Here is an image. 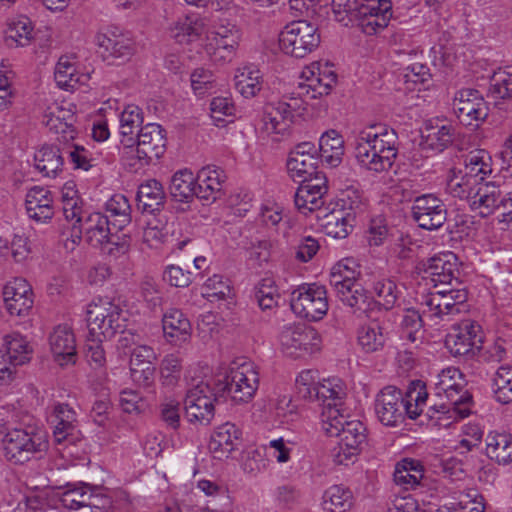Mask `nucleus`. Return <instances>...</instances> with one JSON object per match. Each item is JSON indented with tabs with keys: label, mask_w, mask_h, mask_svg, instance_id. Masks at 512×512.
<instances>
[{
	"label": "nucleus",
	"mask_w": 512,
	"mask_h": 512,
	"mask_svg": "<svg viewBox=\"0 0 512 512\" xmlns=\"http://www.w3.org/2000/svg\"><path fill=\"white\" fill-rule=\"evenodd\" d=\"M290 307L301 318L310 321L321 320L328 311L326 288L317 283L298 286L291 293Z\"/></svg>",
	"instance_id": "13"
},
{
	"label": "nucleus",
	"mask_w": 512,
	"mask_h": 512,
	"mask_svg": "<svg viewBox=\"0 0 512 512\" xmlns=\"http://www.w3.org/2000/svg\"><path fill=\"white\" fill-rule=\"evenodd\" d=\"M353 258H344L336 263L330 272L329 283L337 298L354 312H366L370 306V296L358 282L360 271Z\"/></svg>",
	"instance_id": "4"
},
{
	"label": "nucleus",
	"mask_w": 512,
	"mask_h": 512,
	"mask_svg": "<svg viewBox=\"0 0 512 512\" xmlns=\"http://www.w3.org/2000/svg\"><path fill=\"white\" fill-rule=\"evenodd\" d=\"M234 85L245 98L256 96L262 88V76L259 69L253 66L238 69L234 77Z\"/></svg>",
	"instance_id": "41"
},
{
	"label": "nucleus",
	"mask_w": 512,
	"mask_h": 512,
	"mask_svg": "<svg viewBox=\"0 0 512 512\" xmlns=\"http://www.w3.org/2000/svg\"><path fill=\"white\" fill-rule=\"evenodd\" d=\"M3 299L10 315L24 317L33 307V291L23 278H15L3 288Z\"/></svg>",
	"instance_id": "23"
},
{
	"label": "nucleus",
	"mask_w": 512,
	"mask_h": 512,
	"mask_svg": "<svg viewBox=\"0 0 512 512\" xmlns=\"http://www.w3.org/2000/svg\"><path fill=\"white\" fill-rule=\"evenodd\" d=\"M131 207L128 199L121 194L114 195L106 203L104 216L110 218L113 228L122 231L131 222Z\"/></svg>",
	"instance_id": "43"
},
{
	"label": "nucleus",
	"mask_w": 512,
	"mask_h": 512,
	"mask_svg": "<svg viewBox=\"0 0 512 512\" xmlns=\"http://www.w3.org/2000/svg\"><path fill=\"white\" fill-rule=\"evenodd\" d=\"M121 143L124 145L122 162L130 172H137L152 162L153 159H142V154H139L135 145V138L122 139Z\"/></svg>",
	"instance_id": "56"
},
{
	"label": "nucleus",
	"mask_w": 512,
	"mask_h": 512,
	"mask_svg": "<svg viewBox=\"0 0 512 512\" xmlns=\"http://www.w3.org/2000/svg\"><path fill=\"white\" fill-rule=\"evenodd\" d=\"M48 449L46 435L37 427L11 428L2 438V450L7 461L23 465L40 459Z\"/></svg>",
	"instance_id": "5"
},
{
	"label": "nucleus",
	"mask_w": 512,
	"mask_h": 512,
	"mask_svg": "<svg viewBox=\"0 0 512 512\" xmlns=\"http://www.w3.org/2000/svg\"><path fill=\"white\" fill-rule=\"evenodd\" d=\"M142 109L136 105H127L120 114V134L123 139L134 138L133 134L143 126Z\"/></svg>",
	"instance_id": "50"
},
{
	"label": "nucleus",
	"mask_w": 512,
	"mask_h": 512,
	"mask_svg": "<svg viewBox=\"0 0 512 512\" xmlns=\"http://www.w3.org/2000/svg\"><path fill=\"white\" fill-rule=\"evenodd\" d=\"M492 390L494 398L501 404L512 402V366H501L496 371Z\"/></svg>",
	"instance_id": "48"
},
{
	"label": "nucleus",
	"mask_w": 512,
	"mask_h": 512,
	"mask_svg": "<svg viewBox=\"0 0 512 512\" xmlns=\"http://www.w3.org/2000/svg\"><path fill=\"white\" fill-rule=\"evenodd\" d=\"M456 135L453 124L440 119H430L425 122L421 132L420 147L422 151L440 153L453 144Z\"/></svg>",
	"instance_id": "22"
},
{
	"label": "nucleus",
	"mask_w": 512,
	"mask_h": 512,
	"mask_svg": "<svg viewBox=\"0 0 512 512\" xmlns=\"http://www.w3.org/2000/svg\"><path fill=\"white\" fill-rule=\"evenodd\" d=\"M169 190L171 197L177 202L190 203L194 197L198 198L196 178L187 169L173 175Z\"/></svg>",
	"instance_id": "35"
},
{
	"label": "nucleus",
	"mask_w": 512,
	"mask_h": 512,
	"mask_svg": "<svg viewBox=\"0 0 512 512\" xmlns=\"http://www.w3.org/2000/svg\"><path fill=\"white\" fill-rule=\"evenodd\" d=\"M31 348L27 340L18 333L4 338V349H0V383L10 384L16 375V369L30 361Z\"/></svg>",
	"instance_id": "16"
},
{
	"label": "nucleus",
	"mask_w": 512,
	"mask_h": 512,
	"mask_svg": "<svg viewBox=\"0 0 512 512\" xmlns=\"http://www.w3.org/2000/svg\"><path fill=\"white\" fill-rule=\"evenodd\" d=\"M212 377L200 381L190 388L184 399L185 416L190 423L209 425L215 415L214 403L223 401L216 395Z\"/></svg>",
	"instance_id": "9"
},
{
	"label": "nucleus",
	"mask_w": 512,
	"mask_h": 512,
	"mask_svg": "<svg viewBox=\"0 0 512 512\" xmlns=\"http://www.w3.org/2000/svg\"><path fill=\"white\" fill-rule=\"evenodd\" d=\"M49 344L55 360L61 365L75 363L76 340L72 329L58 325L49 336Z\"/></svg>",
	"instance_id": "26"
},
{
	"label": "nucleus",
	"mask_w": 512,
	"mask_h": 512,
	"mask_svg": "<svg viewBox=\"0 0 512 512\" xmlns=\"http://www.w3.org/2000/svg\"><path fill=\"white\" fill-rule=\"evenodd\" d=\"M166 131L157 123L142 126L136 135L135 145L142 159H159L166 150Z\"/></svg>",
	"instance_id": "24"
},
{
	"label": "nucleus",
	"mask_w": 512,
	"mask_h": 512,
	"mask_svg": "<svg viewBox=\"0 0 512 512\" xmlns=\"http://www.w3.org/2000/svg\"><path fill=\"white\" fill-rule=\"evenodd\" d=\"M302 77L305 82L299 84L298 95L311 93L310 99L328 95L337 83V75L328 63L324 65L319 62L312 63L303 70Z\"/></svg>",
	"instance_id": "20"
},
{
	"label": "nucleus",
	"mask_w": 512,
	"mask_h": 512,
	"mask_svg": "<svg viewBox=\"0 0 512 512\" xmlns=\"http://www.w3.org/2000/svg\"><path fill=\"white\" fill-rule=\"evenodd\" d=\"M164 336L173 345L180 346L191 337V324L184 313L176 308H170L162 318Z\"/></svg>",
	"instance_id": "28"
},
{
	"label": "nucleus",
	"mask_w": 512,
	"mask_h": 512,
	"mask_svg": "<svg viewBox=\"0 0 512 512\" xmlns=\"http://www.w3.org/2000/svg\"><path fill=\"white\" fill-rule=\"evenodd\" d=\"M322 505L325 511L346 512L353 506V494L342 485H333L325 491Z\"/></svg>",
	"instance_id": "44"
},
{
	"label": "nucleus",
	"mask_w": 512,
	"mask_h": 512,
	"mask_svg": "<svg viewBox=\"0 0 512 512\" xmlns=\"http://www.w3.org/2000/svg\"><path fill=\"white\" fill-rule=\"evenodd\" d=\"M483 343L481 326L471 320L465 319L452 326L451 332L447 334L445 346L454 357L464 360L473 359L479 354Z\"/></svg>",
	"instance_id": "12"
},
{
	"label": "nucleus",
	"mask_w": 512,
	"mask_h": 512,
	"mask_svg": "<svg viewBox=\"0 0 512 512\" xmlns=\"http://www.w3.org/2000/svg\"><path fill=\"white\" fill-rule=\"evenodd\" d=\"M423 316L419 310L408 308L404 311L401 320L402 337L411 343L417 342L421 338V329L423 327Z\"/></svg>",
	"instance_id": "52"
},
{
	"label": "nucleus",
	"mask_w": 512,
	"mask_h": 512,
	"mask_svg": "<svg viewBox=\"0 0 512 512\" xmlns=\"http://www.w3.org/2000/svg\"><path fill=\"white\" fill-rule=\"evenodd\" d=\"M438 379L437 394L443 393L447 402L440 405L435 404V410L440 413H448L453 408L461 418L467 417L470 414L473 397L465 388V379L460 370L454 367L443 369L438 375Z\"/></svg>",
	"instance_id": "8"
},
{
	"label": "nucleus",
	"mask_w": 512,
	"mask_h": 512,
	"mask_svg": "<svg viewBox=\"0 0 512 512\" xmlns=\"http://www.w3.org/2000/svg\"><path fill=\"white\" fill-rule=\"evenodd\" d=\"M340 403H328L322 409V430L328 436L338 438V443L331 450L333 462L337 465H349L367 445V428L360 420H348L341 413Z\"/></svg>",
	"instance_id": "1"
},
{
	"label": "nucleus",
	"mask_w": 512,
	"mask_h": 512,
	"mask_svg": "<svg viewBox=\"0 0 512 512\" xmlns=\"http://www.w3.org/2000/svg\"><path fill=\"white\" fill-rule=\"evenodd\" d=\"M56 418L54 438L57 443L74 442L79 437L76 412L66 403H58L53 410Z\"/></svg>",
	"instance_id": "30"
},
{
	"label": "nucleus",
	"mask_w": 512,
	"mask_h": 512,
	"mask_svg": "<svg viewBox=\"0 0 512 512\" xmlns=\"http://www.w3.org/2000/svg\"><path fill=\"white\" fill-rule=\"evenodd\" d=\"M95 44L103 60L109 63L114 60L126 61L136 51V43L131 33L119 27H110L105 32L97 33Z\"/></svg>",
	"instance_id": "15"
},
{
	"label": "nucleus",
	"mask_w": 512,
	"mask_h": 512,
	"mask_svg": "<svg viewBox=\"0 0 512 512\" xmlns=\"http://www.w3.org/2000/svg\"><path fill=\"white\" fill-rule=\"evenodd\" d=\"M241 431L235 424L227 422L219 426L211 436L209 449L221 455L229 454L237 449L240 443Z\"/></svg>",
	"instance_id": "33"
},
{
	"label": "nucleus",
	"mask_w": 512,
	"mask_h": 512,
	"mask_svg": "<svg viewBox=\"0 0 512 512\" xmlns=\"http://www.w3.org/2000/svg\"><path fill=\"white\" fill-rule=\"evenodd\" d=\"M241 33L233 24L220 25L208 36V46L216 59L230 61L239 45Z\"/></svg>",
	"instance_id": "25"
},
{
	"label": "nucleus",
	"mask_w": 512,
	"mask_h": 512,
	"mask_svg": "<svg viewBox=\"0 0 512 512\" xmlns=\"http://www.w3.org/2000/svg\"><path fill=\"white\" fill-rule=\"evenodd\" d=\"M263 448L267 457L275 459L279 464H285L291 460L292 443L282 437L269 441Z\"/></svg>",
	"instance_id": "59"
},
{
	"label": "nucleus",
	"mask_w": 512,
	"mask_h": 512,
	"mask_svg": "<svg viewBox=\"0 0 512 512\" xmlns=\"http://www.w3.org/2000/svg\"><path fill=\"white\" fill-rule=\"evenodd\" d=\"M35 168L46 177H56L62 171L63 154L57 146L45 145L34 154Z\"/></svg>",
	"instance_id": "36"
},
{
	"label": "nucleus",
	"mask_w": 512,
	"mask_h": 512,
	"mask_svg": "<svg viewBox=\"0 0 512 512\" xmlns=\"http://www.w3.org/2000/svg\"><path fill=\"white\" fill-rule=\"evenodd\" d=\"M80 227L85 231L86 241L96 248L115 230L110 218L100 212L91 213Z\"/></svg>",
	"instance_id": "34"
},
{
	"label": "nucleus",
	"mask_w": 512,
	"mask_h": 512,
	"mask_svg": "<svg viewBox=\"0 0 512 512\" xmlns=\"http://www.w3.org/2000/svg\"><path fill=\"white\" fill-rule=\"evenodd\" d=\"M54 78L60 88L73 89L78 84L79 77L76 73L75 65L68 56H62L58 60Z\"/></svg>",
	"instance_id": "53"
},
{
	"label": "nucleus",
	"mask_w": 512,
	"mask_h": 512,
	"mask_svg": "<svg viewBox=\"0 0 512 512\" xmlns=\"http://www.w3.org/2000/svg\"><path fill=\"white\" fill-rule=\"evenodd\" d=\"M216 386V395L230 396L235 403L251 401L259 387V373L251 362H243L232 366L226 374L212 377Z\"/></svg>",
	"instance_id": "6"
},
{
	"label": "nucleus",
	"mask_w": 512,
	"mask_h": 512,
	"mask_svg": "<svg viewBox=\"0 0 512 512\" xmlns=\"http://www.w3.org/2000/svg\"><path fill=\"white\" fill-rule=\"evenodd\" d=\"M398 133L384 123L363 128L355 139L354 153L360 165L370 171L389 170L399 152Z\"/></svg>",
	"instance_id": "2"
},
{
	"label": "nucleus",
	"mask_w": 512,
	"mask_h": 512,
	"mask_svg": "<svg viewBox=\"0 0 512 512\" xmlns=\"http://www.w3.org/2000/svg\"><path fill=\"white\" fill-rule=\"evenodd\" d=\"M226 179L225 171L220 167L208 165L201 168L196 177L198 198L207 201L220 198Z\"/></svg>",
	"instance_id": "27"
},
{
	"label": "nucleus",
	"mask_w": 512,
	"mask_h": 512,
	"mask_svg": "<svg viewBox=\"0 0 512 512\" xmlns=\"http://www.w3.org/2000/svg\"><path fill=\"white\" fill-rule=\"evenodd\" d=\"M283 104L269 103L264 107L262 129L268 134H283L290 125L291 119L286 114Z\"/></svg>",
	"instance_id": "40"
},
{
	"label": "nucleus",
	"mask_w": 512,
	"mask_h": 512,
	"mask_svg": "<svg viewBox=\"0 0 512 512\" xmlns=\"http://www.w3.org/2000/svg\"><path fill=\"white\" fill-rule=\"evenodd\" d=\"M441 297V310L443 318L446 316L456 315L467 310L466 301L468 293L465 287L455 284L449 290H438Z\"/></svg>",
	"instance_id": "42"
},
{
	"label": "nucleus",
	"mask_w": 512,
	"mask_h": 512,
	"mask_svg": "<svg viewBox=\"0 0 512 512\" xmlns=\"http://www.w3.org/2000/svg\"><path fill=\"white\" fill-rule=\"evenodd\" d=\"M465 169H471L472 174L481 177L485 181V177L493 172L492 158L490 154L483 149L471 151L465 159Z\"/></svg>",
	"instance_id": "51"
},
{
	"label": "nucleus",
	"mask_w": 512,
	"mask_h": 512,
	"mask_svg": "<svg viewBox=\"0 0 512 512\" xmlns=\"http://www.w3.org/2000/svg\"><path fill=\"white\" fill-rule=\"evenodd\" d=\"M300 185L295 193L294 202L297 210L304 214L315 212L316 217L321 209H327L325 195L328 191L326 177L317 175L314 178L298 180Z\"/></svg>",
	"instance_id": "19"
},
{
	"label": "nucleus",
	"mask_w": 512,
	"mask_h": 512,
	"mask_svg": "<svg viewBox=\"0 0 512 512\" xmlns=\"http://www.w3.org/2000/svg\"><path fill=\"white\" fill-rule=\"evenodd\" d=\"M424 272L431 278L434 288L439 285L462 286L458 258L452 252L435 255L423 263Z\"/></svg>",
	"instance_id": "21"
},
{
	"label": "nucleus",
	"mask_w": 512,
	"mask_h": 512,
	"mask_svg": "<svg viewBox=\"0 0 512 512\" xmlns=\"http://www.w3.org/2000/svg\"><path fill=\"white\" fill-rule=\"evenodd\" d=\"M160 372L165 384H174L180 376L181 359L176 354L166 355L161 362Z\"/></svg>",
	"instance_id": "63"
},
{
	"label": "nucleus",
	"mask_w": 512,
	"mask_h": 512,
	"mask_svg": "<svg viewBox=\"0 0 512 512\" xmlns=\"http://www.w3.org/2000/svg\"><path fill=\"white\" fill-rule=\"evenodd\" d=\"M423 477V469L418 461L404 459L397 463L394 471V481L405 489L414 488Z\"/></svg>",
	"instance_id": "45"
},
{
	"label": "nucleus",
	"mask_w": 512,
	"mask_h": 512,
	"mask_svg": "<svg viewBox=\"0 0 512 512\" xmlns=\"http://www.w3.org/2000/svg\"><path fill=\"white\" fill-rule=\"evenodd\" d=\"M412 218L422 229L437 230L447 220L446 205L434 194H423L413 201Z\"/></svg>",
	"instance_id": "18"
},
{
	"label": "nucleus",
	"mask_w": 512,
	"mask_h": 512,
	"mask_svg": "<svg viewBox=\"0 0 512 512\" xmlns=\"http://www.w3.org/2000/svg\"><path fill=\"white\" fill-rule=\"evenodd\" d=\"M318 163V156L290 153L287 160V169L294 181L306 180L308 178H314L317 175H323L321 172L317 171Z\"/></svg>",
	"instance_id": "38"
},
{
	"label": "nucleus",
	"mask_w": 512,
	"mask_h": 512,
	"mask_svg": "<svg viewBox=\"0 0 512 512\" xmlns=\"http://www.w3.org/2000/svg\"><path fill=\"white\" fill-rule=\"evenodd\" d=\"M105 340L100 337H93L88 334L85 355L87 361L94 369L103 368L106 364L105 351L102 346V342Z\"/></svg>",
	"instance_id": "60"
},
{
	"label": "nucleus",
	"mask_w": 512,
	"mask_h": 512,
	"mask_svg": "<svg viewBox=\"0 0 512 512\" xmlns=\"http://www.w3.org/2000/svg\"><path fill=\"white\" fill-rule=\"evenodd\" d=\"M487 457L499 465L512 463V434L491 431L485 439Z\"/></svg>",
	"instance_id": "31"
},
{
	"label": "nucleus",
	"mask_w": 512,
	"mask_h": 512,
	"mask_svg": "<svg viewBox=\"0 0 512 512\" xmlns=\"http://www.w3.org/2000/svg\"><path fill=\"white\" fill-rule=\"evenodd\" d=\"M427 397L426 385L420 380L410 383L405 398L395 386H386L376 396L375 413L383 425L396 427L404 421L405 415L416 419L422 413Z\"/></svg>",
	"instance_id": "3"
},
{
	"label": "nucleus",
	"mask_w": 512,
	"mask_h": 512,
	"mask_svg": "<svg viewBox=\"0 0 512 512\" xmlns=\"http://www.w3.org/2000/svg\"><path fill=\"white\" fill-rule=\"evenodd\" d=\"M354 203L351 202L346 208L345 199L341 198L335 204H328L327 209L318 212L317 220L327 236L344 239L351 233L356 220L353 212Z\"/></svg>",
	"instance_id": "14"
},
{
	"label": "nucleus",
	"mask_w": 512,
	"mask_h": 512,
	"mask_svg": "<svg viewBox=\"0 0 512 512\" xmlns=\"http://www.w3.org/2000/svg\"><path fill=\"white\" fill-rule=\"evenodd\" d=\"M318 28L306 20L288 23L279 34L282 51L295 58H304L320 44Z\"/></svg>",
	"instance_id": "10"
},
{
	"label": "nucleus",
	"mask_w": 512,
	"mask_h": 512,
	"mask_svg": "<svg viewBox=\"0 0 512 512\" xmlns=\"http://www.w3.org/2000/svg\"><path fill=\"white\" fill-rule=\"evenodd\" d=\"M165 192L162 184L156 179H150L138 187L137 201L148 212L160 210L165 202Z\"/></svg>",
	"instance_id": "39"
},
{
	"label": "nucleus",
	"mask_w": 512,
	"mask_h": 512,
	"mask_svg": "<svg viewBox=\"0 0 512 512\" xmlns=\"http://www.w3.org/2000/svg\"><path fill=\"white\" fill-rule=\"evenodd\" d=\"M199 35V26L190 18L175 23L171 29V36L180 44L188 43Z\"/></svg>",
	"instance_id": "62"
},
{
	"label": "nucleus",
	"mask_w": 512,
	"mask_h": 512,
	"mask_svg": "<svg viewBox=\"0 0 512 512\" xmlns=\"http://www.w3.org/2000/svg\"><path fill=\"white\" fill-rule=\"evenodd\" d=\"M299 335L300 326H287L282 330L280 334V343L285 355L291 358L301 357V342L298 340V337H300Z\"/></svg>",
	"instance_id": "58"
},
{
	"label": "nucleus",
	"mask_w": 512,
	"mask_h": 512,
	"mask_svg": "<svg viewBox=\"0 0 512 512\" xmlns=\"http://www.w3.org/2000/svg\"><path fill=\"white\" fill-rule=\"evenodd\" d=\"M374 291L381 299V305L386 309H392L397 302L400 291L396 283L389 278H383L374 283Z\"/></svg>",
	"instance_id": "57"
},
{
	"label": "nucleus",
	"mask_w": 512,
	"mask_h": 512,
	"mask_svg": "<svg viewBox=\"0 0 512 512\" xmlns=\"http://www.w3.org/2000/svg\"><path fill=\"white\" fill-rule=\"evenodd\" d=\"M335 20L344 26L355 25L361 16L360 0H332Z\"/></svg>",
	"instance_id": "49"
},
{
	"label": "nucleus",
	"mask_w": 512,
	"mask_h": 512,
	"mask_svg": "<svg viewBox=\"0 0 512 512\" xmlns=\"http://www.w3.org/2000/svg\"><path fill=\"white\" fill-rule=\"evenodd\" d=\"M52 203V194L44 187L34 186L26 195L25 205L27 213L30 218L36 221L46 222L53 217L54 209Z\"/></svg>",
	"instance_id": "29"
},
{
	"label": "nucleus",
	"mask_w": 512,
	"mask_h": 512,
	"mask_svg": "<svg viewBox=\"0 0 512 512\" xmlns=\"http://www.w3.org/2000/svg\"><path fill=\"white\" fill-rule=\"evenodd\" d=\"M490 92L495 98L512 99V67L494 73Z\"/></svg>",
	"instance_id": "55"
},
{
	"label": "nucleus",
	"mask_w": 512,
	"mask_h": 512,
	"mask_svg": "<svg viewBox=\"0 0 512 512\" xmlns=\"http://www.w3.org/2000/svg\"><path fill=\"white\" fill-rule=\"evenodd\" d=\"M452 109L461 124L475 128L487 118L489 111L482 94L471 88L455 93Z\"/></svg>",
	"instance_id": "17"
},
{
	"label": "nucleus",
	"mask_w": 512,
	"mask_h": 512,
	"mask_svg": "<svg viewBox=\"0 0 512 512\" xmlns=\"http://www.w3.org/2000/svg\"><path fill=\"white\" fill-rule=\"evenodd\" d=\"M385 341L386 335L384 329L376 321H372L359 329L358 343L367 353L382 349Z\"/></svg>",
	"instance_id": "47"
},
{
	"label": "nucleus",
	"mask_w": 512,
	"mask_h": 512,
	"mask_svg": "<svg viewBox=\"0 0 512 512\" xmlns=\"http://www.w3.org/2000/svg\"><path fill=\"white\" fill-rule=\"evenodd\" d=\"M297 394L308 401H317L323 409L328 403H340L344 399L345 389L336 379L318 380L315 370H304L296 378Z\"/></svg>",
	"instance_id": "11"
},
{
	"label": "nucleus",
	"mask_w": 512,
	"mask_h": 512,
	"mask_svg": "<svg viewBox=\"0 0 512 512\" xmlns=\"http://www.w3.org/2000/svg\"><path fill=\"white\" fill-rule=\"evenodd\" d=\"M161 420L171 429L176 430L180 426V403L173 399H167L160 404Z\"/></svg>",
	"instance_id": "64"
},
{
	"label": "nucleus",
	"mask_w": 512,
	"mask_h": 512,
	"mask_svg": "<svg viewBox=\"0 0 512 512\" xmlns=\"http://www.w3.org/2000/svg\"><path fill=\"white\" fill-rule=\"evenodd\" d=\"M117 230H114L109 237L103 241V244L99 245L104 255L113 257L115 259L128 253L130 249V238L126 235H118Z\"/></svg>",
	"instance_id": "54"
},
{
	"label": "nucleus",
	"mask_w": 512,
	"mask_h": 512,
	"mask_svg": "<svg viewBox=\"0 0 512 512\" xmlns=\"http://www.w3.org/2000/svg\"><path fill=\"white\" fill-rule=\"evenodd\" d=\"M68 154L74 169L88 171L98 165L99 157L84 146L75 145Z\"/></svg>",
	"instance_id": "61"
},
{
	"label": "nucleus",
	"mask_w": 512,
	"mask_h": 512,
	"mask_svg": "<svg viewBox=\"0 0 512 512\" xmlns=\"http://www.w3.org/2000/svg\"><path fill=\"white\" fill-rule=\"evenodd\" d=\"M344 154L343 137L336 130L323 133L319 139V155L331 167H337Z\"/></svg>",
	"instance_id": "37"
},
{
	"label": "nucleus",
	"mask_w": 512,
	"mask_h": 512,
	"mask_svg": "<svg viewBox=\"0 0 512 512\" xmlns=\"http://www.w3.org/2000/svg\"><path fill=\"white\" fill-rule=\"evenodd\" d=\"M86 320L90 336L111 339L126 328V312L109 298L94 299L87 307Z\"/></svg>",
	"instance_id": "7"
},
{
	"label": "nucleus",
	"mask_w": 512,
	"mask_h": 512,
	"mask_svg": "<svg viewBox=\"0 0 512 512\" xmlns=\"http://www.w3.org/2000/svg\"><path fill=\"white\" fill-rule=\"evenodd\" d=\"M33 38L32 22L27 17H20L10 22L5 30V41L8 46H27Z\"/></svg>",
	"instance_id": "46"
},
{
	"label": "nucleus",
	"mask_w": 512,
	"mask_h": 512,
	"mask_svg": "<svg viewBox=\"0 0 512 512\" xmlns=\"http://www.w3.org/2000/svg\"><path fill=\"white\" fill-rule=\"evenodd\" d=\"M108 497L94 493V490L87 484L68 487L61 495L60 501L65 508L77 510L82 507H98L97 500L108 503Z\"/></svg>",
	"instance_id": "32"
}]
</instances>
